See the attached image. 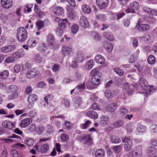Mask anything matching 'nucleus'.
Here are the masks:
<instances>
[{
  "instance_id": "nucleus-51",
  "label": "nucleus",
  "mask_w": 157,
  "mask_h": 157,
  "mask_svg": "<svg viewBox=\"0 0 157 157\" xmlns=\"http://www.w3.org/2000/svg\"><path fill=\"white\" fill-rule=\"evenodd\" d=\"M50 95H48L44 98V100L45 103H44V105L47 108L48 107V100L50 98Z\"/></svg>"
},
{
  "instance_id": "nucleus-7",
  "label": "nucleus",
  "mask_w": 157,
  "mask_h": 157,
  "mask_svg": "<svg viewBox=\"0 0 157 157\" xmlns=\"http://www.w3.org/2000/svg\"><path fill=\"white\" fill-rule=\"evenodd\" d=\"M108 0H96V3L99 8L101 9L105 8L108 5Z\"/></svg>"
},
{
  "instance_id": "nucleus-58",
  "label": "nucleus",
  "mask_w": 157,
  "mask_h": 157,
  "mask_svg": "<svg viewBox=\"0 0 157 157\" xmlns=\"http://www.w3.org/2000/svg\"><path fill=\"white\" fill-rule=\"evenodd\" d=\"M17 87L15 85H11L10 86L9 91L10 92L17 91Z\"/></svg>"
},
{
  "instance_id": "nucleus-49",
  "label": "nucleus",
  "mask_w": 157,
  "mask_h": 157,
  "mask_svg": "<svg viewBox=\"0 0 157 157\" xmlns=\"http://www.w3.org/2000/svg\"><path fill=\"white\" fill-rule=\"evenodd\" d=\"M111 141L113 143L117 144L120 143L121 142V140L120 139L115 136H112L111 138Z\"/></svg>"
},
{
  "instance_id": "nucleus-29",
  "label": "nucleus",
  "mask_w": 157,
  "mask_h": 157,
  "mask_svg": "<svg viewBox=\"0 0 157 157\" xmlns=\"http://www.w3.org/2000/svg\"><path fill=\"white\" fill-rule=\"evenodd\" d=\"M99 68H96L92 69L90 73V75L91 77H96V76H98V77H100V74L99 71Z\"/></svg>"
},
{
  "instance_id": "nucleus-9",
  "label": "nucleus",
  "mask_w": 157,
  "mask_h": 157,
  "mask_svg": "<svg viewBox=\"0 0 157 157\" xmlns=\"http://www.w3.org/2000/svg\"><path fill=\"white\" fill-rule=\"evenodd\" d=\"M48 44L49 46L54 45L55 44L54 37L52 34L49 33L47 36Z\"/></svg>"
},
{
  "instance_id": "nucleus-11",
  "label": "nucleus",
  "mask_w": 157,
  "mask_h": 157,
  "mask_svg": "<svg viewBox=\"0 0 157 157\" xmlns=\"http://www.w3.org/2000/svg\"><path fill=\"white\" fill-rule=\"evenodd\" d=\"M53 13L57 15H62L64 13L63 8L60 6H56L53 9Z\"/></svg>"
},
{
  "instance_id": "nucleus-1",
  "label": "nucleus",
  "mask_w": 157,
  "mask_h": 157,
  "mask_svg": "<svg viewBox=\"0 0 157 157\" xmlns=\"http://www.w3.org/2000/svg\"><path fill=\"white\" fill-rule=\"evenodd\" d=\"M58 23L59 27L56 29V32L57 35L61 36L66 27L69 25V23L67 19L60 20L59 21Z\"/></svg>"
},
{
  "instance_id": "nucleus-6",
  "label": "nucleus",
  "mask_w": 157,
  "mask_h": 157,
  "mask_svg": "<svg viewBox=\"0 0 157 157\" xmlns=\"http://www.w3.org/2000/svg\"><path fill=\"white\" fill-rule=\"evenodd\" d=\"M16 48V47L14 45H8L2 47L1 50V52L3 53H8L13 52Z\"/></svg>"
},
{
  "instance_id": "nucleus-63",
  "label": "nucleus",
  "mask_w": 157,
  "mask_h": 157,
  "mask_svg": "<svg viewBox=\"0 0 157 157\" xmlns=\"http://www.w3.org/2000/svg\"><path fill=\"white\" fill-rule=\"evenodd\" d=\"M36 129V125L34 124H31L29 127H28L29 131L31 132L34 131Z\"/></svg>"
},
{
  "instance_id": "nucleus-26",
  "label": "nucleus",
  "mask_w": 157,
  "mask_h": 157,
  "mask_svg": "<svg viewBox=\"0 0 157 157\" xmlns=\"http://www.w3.org/2000/svg\"><path fill=\"white\" fill-rule=\"evenodd\" d=\"M87 115L90 118L96 119L98 117L97 113L93 110H90L87 112Z\"/></svg>"
},
{
  "instance_id": "nucleus-2",
  "label": "nucleus",
  "mask_w": 157,
  "mask_h": 157,
  "mask_svg": "<svg viewBox=\"0 0 157 157\" xmlns=\"http://www.w3.org/2000/svg\"><path fill=\"white\" fill-rule=\"evenodd\" d=\"M27 36L26 29L22 27L19 28L17 31V38L19 42L24 41Z\"/></svg>"
},
{
  "instance_id": "nucleus-27",
  "label": "nucleus",
  "mask_w": 157,
  "mask_h": 157,
  "mask_svg": "<svg viewBox=\"0 0 157 157\" xmlns=\"http://www.w3.org/2000/svg\"><path fill=\"white\" fill-rule=\"evenodd\" d=\"M100 77H98V75L96 77H92L91 83L93 85L95 86L99 85L100 83Z\"/></svg>"
},
{
  "instance_id": "nucleus-32",
  "label": "nucleus",
  "mask_w": 157,
  "mask_h": 157,
  "mask_svg": "<svg viewBox=\"0 0 157 157\" xmlns=\"http://www.w3.org/2000/svg\"><path fill=\"white\" fill-rule=\"evenodd\" d=\"M103 35L105 38L111 41H112L114 40L113 36L110 33L107 32H104Z\"/></svg>"
},
{
  "instance_id": "nucleus-3",
  "label": "nucleus",
  "mask_w": 157,
  "mask_h": 157,
  "mask_svg": "<svg viewBox=\"0 0 157 157\" xmlns=\"http://www.w3.org/2000/svg\"><path fill=\"white\" fill-rule=\"evenodd\" d=\"M132 157H140L142 154V147L139 145L136 147L135 149L130 151Z\"/></svg>"
},
{
  "instance_id": "nucleus-54",
  "label": "nucleus",
  "mask_w": 157,
  "mask_h": 157,
  "mask_svg": "<svg viewBox=\"0 0 157 157\" xmlns=\"http://www.w3.org/2000/svg\"><path fill=\"white\" fill-rule=\"evenodd\" d=\"M122 148V146L120 145L114 146L113 148V151L116 153H119L121 151Z\"/></svg>"
},
{
  "instance_id": "nucleus-8",
  "label": "nucleus",
  "mask_w": 157,
  "mask_h": 157,
  "mask_svg": "<svg viewBox=\"0 0 157 157\" xmlns=\"http://www.w3.org/2000/svg\"><path fill=\"white\" fill-rule=\"evenodd\" d=\"M49 145L48 144H45L42 145L39 148L36 146V148L38 152L41 153H45L47 152L49 149Z\"/></svg>"
},
{
  "instance_id": "nucleus-12",
  "label": "nucleus",
  "mask_w": 157,
  "mask_h": 157,
  "mask_svg": "<svg viewBox=\"0 0 157 157\" xmlns=\"http://www.w3.org/2000/svg\"><path fill=\"white\" fill-rule=\"evenodd\" d=\"M2 125L3 127L7 128L10 129H12L13 127H15L11 121L7 120L3 121Z\"/></svg>"
},
{
  "instance_id": "nucleus-50",
  "label": "nucleus",
  "mask_w": 157,
  "mask_h": 157,
  "mask_svg": "<svg viewBox=\"0 0 157 157\" xmlns=\"http://www.w3.org/2000/svg\"><path fill=\"white\" fill-rule=\"evenodd\" d=\"M155 61V57L152 55L150 56L147 59L148 62L150 64H153Z\"/></svg>"
},
{
  "instance_id": "nucleus-47",
  "label": "nucleus",
  "mask_w": 157,
  "mask_h": 157,
  "mask_svg": "<svg viewBox=\"0 0 157 157\" xmlns=\"http://www.w3.org/2000/svg\"><path fill=\"white\" fill-rule=\"evenodd\" d=\"M114 71L119 75L122 76L124 74V72L122 70L118 68V67H115L114 68Z\"/></svg>"
},
{
  "instance_id": "nucleus-34",
  "label": "nucleus",
  "mask_w": 157,
  "mask_h": 157,
  "mask_svg": "<svg viewBox=\"0 0 157 157\" xmlns=\"http://www.w3.org/2000/svg\"><path fill=\"white\" fill-rule=\"evenodd\" d=\"M96 18L98 21H104L106 19V17L104 14H96Z\"/></svg>"
},
{
  "instance_id": "nucleus-19",
  "label": "nucleus",
  "mask_w": 157,
  "mask_h": 157,
  "mask_svg": "<svg viewBox=\"0 0 157 157\" xmlns=\"http://www.w3.org/2000/svg\"><path fill=\"white\" fill-rule=\"evenodd\" d=\"M85 59L83 56L82 52L81 51H78L77 53L76 57L75 59L78 63H81Z\"/></svg>"
},
{
  "instance_id": "nucleus-40",
  "label": "nucleus",
  "mask_w": 157,
  "mask_h": 157,
  "mask_svg": "<svg viewBox=\"0 0 157 157\" xmlns=\"http://www.w3.org/2000/svg\"><path fill=\"white\" fill-rule=\"evenodd\" d=\"M76 16V12L74 10H70L68 12V17L71 19H73Z\"/></svg>"
},
{
  "instance_id": "nucleus-57",
  "label": "nucleus",
  "mask_w": 157,
  "mask_h": 157,
  "mask_svg": "<svg viewBox=\"0 0 157 157\" xmlns=\"http://www.w3.org/2000/svg\"><path fill=\"white\" fill-rule=\"evenodd\" d=\"M34 60L35 62L40 63L42 61V58L40 56L39 54H37L35 56Z\"/></svg>"
},
{
  "instance_id": "nucleus-15",
  "label": "nucleus",
  "mask_w": 157,
  "mask_h": 157,
  "mask_svg": "<svg viewBox=\"0 0 157 157\" xmlns=\"http://www.w3.org/2000/svg\"><path fill=\"white\" fill-rule=\"evenodd\" d=\"M150 27L148 24H140L138 28L139 31L142 32L148 31L150 29Z\"/></svg>"
},
{
  "instance_id": "nucleus-37",
  "label": "nucleus",
  "mask_w": 157,
  "mask_h": 157,
  "mask_svg": "<svg viewBox=\"0 0 157 157\" xmlns=\"http://www.w3.org/2000/svg\"><path fill=\"white\" fill-rule=\"evenodd\" d=\"M135 128V124H129L126 126V128L128 133L131 132Z\"/></svg>"
},
{
  "instance_id": "nucleus-44",
  "label": "nucleus",
  "mask_w": 157,
  "mask_h": 157,
  "mask_svg": "<svg viewBox=\"0 0 157 157\" xmlns=\"http://www.w3.org/2000/svg\"><path fill=\"white\" fill-rule=\"evenodd\" d=\"M78 29L79 26L78 25H73L71 27V32L73 34H76L78 31Z\"/></svg>"
},
{
  "instance_id": "nucleus-33",
  "label": "nucleus",
  "mask_w": 157,
  "mask_h": 157,
  "mask_svg": "<svg viewBox=\"0 0 157 157\" xmlns=\"http://www.w3.org/2000/svg\"><path fill=\"white\" fill-rule=\"evenodd\" d=\"M25 142L26 145L28 146H31L34 143L33 140L30 138H27L25 140Z\"/></svg>"
},
{
  "instance_id": "nucleus-39",
  "label": "nucleus",
  "mask_w": 157,
  "mask_h": 157,
  "mask_svg": "<svg viewBox=\"0 0 157 157\" xmlns=\"http://www.w3.org/2000/svg\"><path fill=\"white\" fill-rule=\"evenodd\" d=\"M146 128V127L145 126L139 124L137 128V130L138 132L141 133L145 131Z\"/></svg>"
},
{
  "instance_id": "nucleus-20",
  "label": "nucleus",
  "mask_w": 157,
  "mask_h": 157,
  "mask_svg": "<svg viewBox=\"0 0 157 157\" xmlns=\"http://www.w3.org/2000/svg\"><path fill=\"white\" fill-rule=\"evenodd\" d=\"M37 98V96L36 95L32 94L29 96L28 100L30 104H32L36 102Z\"/></svg>"
},
{
  "instance_id": "nucleus-17",
  "label": "nucleus",
  "mask_w": 157,
  "mask_h": 157,
  "mask_svg": "<svg viewBox=\"0 0 157 157\" xmlns=\"http://www.w3.org/2000/svg\"><path fill=\"white\" fill-rule=\"evenodd\" d=\"M139 83L141 88L144 90L147 89L148 84L147 81L146 79L141 78L139 81Z\"/></svg>"
},
{
  "instance_id": "nucleus-42",
  "label": "nucleus",
  "mask_w": 157,
  "mask_h": 157,
  "mask_svg": "<svg viewBox=\"0 0 157 157\" xmlns=\"http://www.w3.org/2000/svg\"><path fill=\"white\" fill-rule=\"evenodd\" d=\"M69 139V136L66 133L62 134L60 136V139L63 142H65L67 141Z\"/></svg>"
},
{
  "instance_id": "nucleus-24",
  "label": "nucleus",
  "mask_w": 157,
  "mask_h": 157,
  "mask_svg": "<svg viewBox=\"0 0 157 157\" xmlns=\"http://www.w3.org/2000/svg\"><path fill=\"white\" fill-rule=\"evenodd\" d=\"M36 70L35 69H31L30 71H28L26 73V76L29 78H34L37 75Z\"/></svg>"
},
{
  "instance_id": "nucleus-16",
  "label": "nucleus",
  "mask_w": 157,
  "mask_h": 157,
  "mask_svg": "<svg viewBox=\"0 0 157 157\" xmlns=\"http://www.w3.org/2000/svg\"><path fill=\"white\" fill-rule=\"evenodd\" d=\"M32 122V120L30 118H26L22 120L20 123V126L21 127L24 128L25 127Z\"/></svg>"
},
{
  "instance_id": "nucleus-22",
  "label": "nucleus",
  "mask_w": 157,
  "mask_h": 157,
  "mask_svg": "<svg viewBox=\"0 0 157 157\" xmlns=\"http://www.w3.org/2000/svg\"><path fill=\"white\" fill-rule=\"evenodd\" d=\"M39 39L35 38L32 40H29L27 43L28 46L29 47H34L36 44L38 42Z\"/></svg>"
},
{
  "instance_id": "nucleus-56",
  "label": "nucleus",
  "mask_w": 157,
  "mask_h": 157,
  "mask_svg": "<svg viewBox=\"0 0 157 157\" xmlns=\"http://www.w3.org/2000/svg\"><path fill=\"white\" fill-rule=\"evenodd\" d=\"M123 124V122L121 120H118L115 122L113 124L115 128H117L121 126Z\"/></svg>"
},
{
  "instance_id": "nucleus-21",
  "label": "nucleus",
  "mask_w": 157,
  "mask_h": 157,
  "mask_svg": "<svg viewBox=\"0 0 157 157\" xmlns=\"http://www.w3.org/2000/svg\"><path fill=\"white\" fill-rule=\"evenodd\" d=\"M102 45L105 50L111 52L112 51L113 47L112 44L105 41L103 43Z\"/></svg>"
},
{
  "instance_id": "nucleus-36",
  "label": "nucleus",
  "mask_w": 157,
  "mask_h": 157,
  "mask_svg": "<svg viewBox=\"0 0 157 157\" xmlns=\"http://www.w3.org/2000/svg\"><path fill=\"white\" fill-rule=\"evenodd\" d=\"M9 75V73L8 71L5 70L2 72L0 74V78L3 80L6 78Z\"/></svg>"
},
{
  "instance_id": "nucleus-5",
  "label": "nucleus",
  "mask_w": 157,
  "mask_h": 157,
  "mask_svg": "<svg viewBox=\"0 0 157 157\" xmlns=\"http://www.w3.org/2000/svg\"><path fill=\"white\" fill-rule=\"evenodd\" d=\"M146 154L149 157H157V152L152 146H148L147 149Z\"/></svg>"
},
{
  "instance_id": "nucleus-18",
  "label": "nucleus",
  "mask_w": 157,
  "mask_h": 157,
  "mask_svg": "<svg viewBox=\"0 0 157 157\" xmlns=\"http://www.w3.org/2000/svg\"><path fill=\"white\" fill-rule=\"evenodd\" d=\"M74 105L75 109L78 108L79 107H81L82 102V99L80 97H77L73 100Z\"/></svg>"
},
{
  "instance_id": "nucleus-45",
  "label": "nucleus",
  "mask_w": 157,
  "mask_h": 157,
  "mask_svg": "<svg viewBox=\"0 0 157 157\" xmlns=\"http://www.w3.org/2000/svg\"><path fill=\"white\" fill-rule=\"evenodd\" d=\"M119 110L120 114L121 116H124L128 112L127 109L123 107H121L119 108Z\"/></svg>"
},
{
  "instance_id": "nucleus-46",
  "label": "nucleus",
  "mask_w": 157,
  "mask_h": 157,
  "mask_svg": "<svg viewBox=\"0 0 157 157\" xmlns=\"http://www.w3.org/2000/svg\"><path fill=\"white\" fill-rule=\"evenodd\" d=\"M44 128L42 126L39 125L36 128V132L38 134H40L44 132Z\"/></svg>"
},
{
  "instance_id": "nucleus-41",
  "label": "nucleus",
  "mask_w": 157,
  "mask_h": 157,
  "mask_svg": "<svg viewBox=\"0 0 157 157\" xmlns=\"http://www.w3.org/2000/svg\"><path fill=\"white\" fill-rule=\"evenodd\" d=\"M130 6L134 10V11L138 10L139 8V4L137 2H134L131 3Z\"/></svg>"
},
{
  "instance_id": "nucleus-23",
  "label": "nucleus",
  "mask_w": 157,
  "mask_h": 157,
  "mask_svg": "<svg viewBox=\"0 0 157 157\" xmlns=\"http://www.w3.org/2000/svg\"><path fill=\"white\" fill-rule=\"evenodd\" d=\"M109 120V118L108 116L103 115L100 118V124L102 126L106 125Z\"/></svg>"
},
{
  "instance_id": "nucleus-30",
  "label": "nucleus",
  "mask_w": 157,
  "mask_h": 157,
  "mask_svg": "<svg viewBox=\"0 0 157 157\" xmlns=\"http://www.w3.org/2000/svg\"><path fill=\"white\" fill-rule=\"evenodd\" d=\"M95 61L100 64H102L105 62L104 57L101 55H98L95 57Z\"/></svg>"
},
{
  "instance_id": "nucleus-48",
  "label": "nucleus",
  "mask_w": 157,
  "mask_h": 157,
  "mask_svg": "<svg viewBox=\"0 0 157 157\" xmlns=\"http://www.w3.org/2000/svg\"><path fill=\"white\" fill-rule=\"evenodd\" d=\"M44 22L42 21H38L36 22V25L37 28L38 30L41 29L44 25Z\"/></svg>"
},
{
  "instance_id": "nucleus-13",
  "label": "nucleus",
  "mask_w": 157,
  "mask_h": 157,
  "mask_svg": "<svg viewBox=\"0 0 157 157\" xmlns=\"http://www.w3.org/2000/svg\"><path fill=\"white\" fill-rule=\"evenodd\" d=\"M93 144V140L89 134H86L83 144L87 146L92 145Z\"/></svg>"
},
{
  "instance_id": "nucleus-59",
  "label": "nucleus",
  "mask_w": 157,
  "mask_h": 157,
  "mask_svg": "<svg viewBox=\"0 0 157 157\" xmlns=\"http://www.w3.org/2000/svg\"><path fill=\"white\" fill-rule=\"evenodd\" d=\"M11 94L9 96V98L11 99H13L17 97L18 95V93L17 91L11 92Z\"/></svg>"
},
{
  "instance_id": "nucleus-38",
  "label": "nucleus",
  "mask_w": 157,
  "mask_h": 157,
  "mask_svg": "<svg viewBox=\"0 0 157 157\" xmlns=\"http://www.w3.org/2000/svg\"><path fill=\"white\" fill-rule=\"evenodd\" d=\"M94 60L90 59L87 61L86 63V65L88 69H90L94 66Z\"/></svg>"
},
{
  "instance_id": "nucleus-43",
  "label": "nucleus",
  "mask_w": 157,
  "mask_h": 157,
  "mask_svg": "<svg viewBox=\"0 0 157 157\" xmlns=\"http://www.w3.org/2000/svg\"><path fill=\"white\" fill-rule=\"evenodd\" d=\"M146 90V93L147 94L150 95L152 93L155 92L156 90V89L155 88H154L151 86H149V88L147 89H147Z\"/></svg>"
},
{
  "instance_id": "nucleus-35",
  "label": "nucleus",
  "mask_w": 157,
  "mask_h": 157,
  "mask_svg": "<svg viewBox=\"0 0 157 157\" xmlns=\"http://www.w3.org/2000/svg\"><path fill=\"white\" fill-rule=\"evenodd\" d=\"M85 83L83 82L77 86L75 88V89L77 92H81L85 90Z\"/></svg>"
},
{
  "instance_id": "nucleus-10",
  "label": "nucleus",
  "mask_w": 157,
  "mask_h": 157,
  "mask_svg": "<svg viewBox=\"0 0 157 157\" xmlns=\"http://www.w3.org/2000/svg\"><path fill=\"white\" fill-rule=\"evenodd\" d=\"M1 4L4 8L8 9L11 7L13 2L12 0H1Z\"/></svg>"
},
{
  "instance_id": "nucleus-25",
  "label": "nucleus",
  "mask_w": 157,
  "mask_h": 157,
  "mask_svg": "<svg viewBox=\"0 0 157 157\" xmlns=\"http://www.w3.org/2000/svg\"><path fill=\"white\" fill-rule=\"evenodd\" d=\"M105 155V151L102 148L97 149L95 152V157H104Z\"/></svg>"
},
{
  "instance_id": "nucleus-53",
  "label": "nucleus",
  "mask_w": 157,
  "mask_h": 157,
  "mask_svg": "<svg viewBox=\"0 0 157 157\" xmlns=\"http://www.w3.org/2000/svg\"><path fill=\"white\" fill-rule=\"evenodd\" d=\"M91 122L89 120H87L84 123L82 124V128L83 129H86L89 127Z\"/></svg>"
},
{
  "instance_id": "nucleus-62",
  "label": "nucleus",
  "mask_w": 157,
  "mask_h": 157,
  "mask_svg": "<svg viewBox=\"0 0 157 157\" xmlns=\"http://www.w3.org/2000/svg\"><path fill=\"white\" fill-rule=\"evenodd\" d=\"M15 60L14 58L13 57H8L5 60V62L6 63H11L13 62Z\"/></svg>"
},
{
  "instance_id": "nucleus-61",
  "label": "nucleus",
  "mask_w": 157,
  "mask_h": 157,
  "mask_svg": "<svg viewBox=\"0 0 157 157\" xmlns=\"http://www.w3.org/2000/svg\"><path fill=\"white\" fill-rule=\"evenodd\" d=\"M10 152L13 157H19L18 152L16 150L14 149H11L10 151Z\"/></svg>"
},
{
  "instance_id": "nucleus-31",
  "label": "nucleus",
  "mask_w": 157,
  "mask_h": 157,
  "mask_svg": "<svg viewBox=\"0 0 157 157\" xmlns=\"http://www.w3.org/2000/svg\"><path fill=\"white\" fill-rule=\"evenodd\" d=\"M82 9L83 12L86 13H90L91 9L89 6L87 5H84L82 6Z\"/></svg>"
},
{
  "instance_id": "nucleus-55",
  "label": "nucleus",
  "mask_w": 157,
  "mask_h": 157,
  "mask_svg": "<svg viewBox=\"0 0 157 157\" xmlns=\"http://www.w3.org/2000/svg\"><path fill=\"white\" fill-rule=\"evenodd\" d=\"M37 113L35 109L29 111V116L31 117H35L37 116Z\"/></svg>"
},
{
  "instance_id": "nucleus-28",
  "label": "nucleus",
  "mask_w": 157,
  "mask_h": 157,
  "mask_svg": "<svg viewBox=\"0 0 157 157\" xmlns=\"http://www.w3.org/2000/svg\"><path fill=\"white\" fill-rule=\"evenodd\" d=\"M71 51V49L69 47L64 46L62 48V52L63 54L66 56L69 54Z\"/></svg>"
},
{
  "instance_id": "nucleus-4",
  "label": "nucleus",
  "mask_w": 157,
  "mask_h": 157,
  "mask_svg": "<svg viewBox=\"0 0 157 157\" xmlns=\"http://www.w3.org/2000/svg\"><path fill=\"white\" fill-rule=\"evenodd\" d=\"M122 142L125 143V149L127 151H129L131 148L132 145V142L130 138L125 136L122 138Z\"/></svg>"
},
{
  "instance_id": "nucleus-14",
  "label": "nucleus",
  "mask_w": 157,
  "mask_h": 157,
  "mask_svg": "<svg viewBox=\"0 0 157 157\" xmlns=\"http://www.w3.org/2000/svg\"><path fill=\"white\" fill-rule=\"evenodd\" d=\"M80 23L82 26L84 28H86L89 26V23L86 18L84 16L80 17Z\"/></svg>"
},
{
  "instance_id": "nucleus-60",
  "label": "nucleus",
  "mask_w": 157,
  "mask_h": 157,
  "mask_svg": "<svg viewBox=\"0 0 157 157\" xmlns=\"http://www.w3.org/2000/svg\"><path fill=\"white\" fill-rule=\"evenodd\" d=\"M8 153L6 149L0 151V157H8Z\"/></svg>"
},
{
  "instance_id": "nucleus-52",
  "label": "nucleus",
  "mask_w": 157,
  "mask_h": 157,
  "mask_svg": "<svg viewBox=\"0 0 157 157\" xmlns=\"http://www.w3.org/2000/svg\"><path fill=\"white\" fill-rule=\"evenodd\" d=\"M137 58L136 56L134 54H132L129 58V61L130 63H134L135 62Z\"/></svg>"
},
{
  "instance_id": "nucleus-64",
  "label": "nucleus",
  "mask_w": 157,
  "mask_h": 157,
  "mask_svg": "<svg viewBox=\"0 0 157 157\" xmlns=\"http://www.w3.org/2000/svg\"><path fill=\"white\" fill-rule=\"evenodd\" d=\"M12 56L14 58H15L17 59H18L21 58L22 56L19 52H16L13 54Z\"/></svg>"
}]
</instances>
